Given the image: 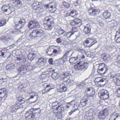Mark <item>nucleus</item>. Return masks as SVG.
I'll list each match as a JSON object with an SVG mask.
<instances>
[{
    "label": "nucleus",
    "mask_w": 120,
    "mask_h": 120,
    "mask_svg": "<svg viewBox=\"0 0 120 120\" xmlns=\"http://www.w3.org/2000/svg\"><path fill=\"white\" fill-rule=\"evenodd\" d=\"M70 24L73 28L77 27L79 26L81 24V19L77 18L74 20L71 21L70 22Z\"/></svg>",
    "instance_id": "423d86ee"
},
{
    "label": "nucleus",
    "mask_w": 120,
    "mask_h": 120,
    "mask_svg": "<svg viewBox=\"0 0 120 120\" xmlns=\"http://www.w3.org/2000/svg\"><path fill=\"white\" fill-rule=\"evenodd\" d=\"M88 63L81 61L78 63L77 65L75 66L74 68L76 70L84 69L86 70L88 67Z\"/></svg>",
    "instance_id": "7ed1b4c3"
},
{
    "label": "nucleus",
    "mask_w": 120,
    "mask_h": 120,
    "mask_svg": "<svg viewBox=\"0 0 120 120\" xmlns=\"http://www.w3.org/2000/svg\"><path fill=\"white\" fill-rule=\"evenodd\" d=\"M26 65H22L20 68V70L21 71H25L26 70Z\"/></svg>",
    "instance_id": "3c124183"
},
{
    "label": "nucleus",
    "mask_w": 120,
    "mask_h": 120,
    "mask_svg": "<svg viewBox=\"0 0 120 120\" xmlns=\"http://www.w3.org/2000/svg\"><path fill=\"white\" fill-rule=\"evenodd\" d=\"M52 89V88H51L50 86V85H46V87L45 89V90L46 92L49 91V90Z\"/></svg>",
    "instance_id": "79ce46f5"
},
{
    "label": "nucleus",
    "mask_w": 120,
    "mask_h": 120,
    "mask_svg": "<svg viewBox=\"0 0 120 120\" xmlns=\"http://www.w3.org/2000/svg\"><path fill=\"white\" fill-rule=\"evenodd\" d=\"M97 21L99 22L100 25L101 26H103L104 25V20L102 19L101 17H98L97 19Z\"/></svg>",
    "instance_id": "b1692460"
},
{
    "label": "nucleus",
    "mask_w": 120,
    "mask_h": 120,
    "mask_svg": "<svg viewBox=\"0 0 120 120\" xmlns=\"http://www.w3.org/2000/svg\"><path fill=\"white\" fill-rule=\"evenodd\" d=\"M43 5L41 2L35 1L32 5V7L33 9L38 10L43 8Z\"/></svg>",
    "instance_id": "ddd939ff"
},
{
    "label": "nucleus",
    "mask_w": 120,
    "mask_h": 120,
    "mask_svg": "<svg viewBox=\"0 0 120 120\" xmlns=\"http://www.w3.org/2000/svg\"><path fill=\"white\" fill-rule=\"evenodd\" d=\"M12 3V5L18 8H19L22 6V3L20 0H16L15 1L14 0H10Z\"/></svg>",
    "instance_id": "2eb2a0df"
},
{
    "label": "nucleus",
    "mask_w": 120,
    "mask_h": 120,
    "mask_svg": "<svg viewBox=\"0 0 120 120\" xmlns=\"http://www.w3.org/2000/svg\"><path fill=\"white\" fill-rule=\"evenodd\" d=\"M87 83H86L85 81H83L82 82L79 84L78 85L79 87L81 89L84 88L85 87H86L87 86Z\"/></svg>",
    "instance_id": "393cba45"
},
{
    "label": "nucleus",
    "mask_w": 120,
    "mask_h": 120,
    "mask_svg": "<svg viewBox=\"0 0 120 120\" xmlns=\"http://www.w3.org/2000/svg\"><path fill=\"white\" fill-rule=\"evenodd\" d=\"M26 70H32L31 67L30 65H26Z\"/></svg>",
    "instance_id": "5fc2aeb1"
},
{
    "label": "nucleus",
    "mask_w": 120,
    "mask_h": 120,
    "mask_svg": "<svg viewBox=\"0 0 120 120\" xmlns=\"http://www.w3.org/2000/svg\"><path fill=\"white\" fill-rule=\"evenodd\" d=\"M54 107H56V111H57V110H58L59 109V110H60V107L59 106V105H55L54 106Z\"/></svg>",
    "instance_id": "e2e57ef3"
},
{
    "label": "nucleus",
    "mask_w": 120,
    "mask_h": 120,
    "mask_svg": "<svg viewBox=\"0 0 120 120\" xmlns=\"http://www.w3.org/2000/svg\"><path fill=\"white\" fill-rule=\"evenodd\" d=\"M115 120H120V116L118 115H116Z\"/></svg>",
    "instance_id": "052dcab7"
},
{
    "label": "nucleus",
    "mask_w": 120,
    "mask_h": 120,
    "mask_svg": "<svg viewBox=\"0 0 120 120\" xmlns=\"http://www.w3.org/2000/svg\"><path fill=\"white\" fill-rule=\"evenodd\" d=\"M116 34V35H120V30H118L117 31Z\"/></svg>",
    "instance_id": "0e129e2a"
},
{
    "label": "nucleus",
    "mask_w": 120,
    "mask_h": 120,
    "mask_svg": "<svg viewBox=\"0 0 120 120\" xmlns=\"http://www.w3.org/2000/svg\"><path fill=\"white\" fill-rule=\"evenodd\" d=\"M17 60L20 61L21 62H22V61H21V60H23V62H25L26 61V58L25 56L23 57L22 58H18Z\"/></svg>",
    "instance_id": "864d4df0"
},
{
    "label": "nucleus",
    "mask_w": 120,
    "mask_h": 120,
    "mask_svg": "<svg viewBox=\"0 0 120 120\" xmlns=\"http://www.w3.org/2000/svg\"><path fill=\"white\" fill-rule=\"evenodd\" d=\"M81 2V0H77L74 2V4L75 6H77L79 5Z\"/></svg>",
    "instance_id": "a19ab883"
},
{
    "label": "nucleus",
    "mask_w": 120,
    "mask_h": 120,
    "mask_svg": "<svg viewBox=\"0 0 120 120\" xmlns=\"http://www.w3.org/2000/svg\"><path fill=\"white\" fill-rule=\"evenodd\" d=\"M45 60L43 58H41L38 59L37 64H44Z\"/></svg>",
    "instance_id": "c85d7f7f"
},
{
    "label": "nucleus",
    "mask_w": 120,
    "mask_h": 120,
    "mask_svg": "<svg viewBox=\"0 0 120 120\" xmlns=\"http://www.w3.org/2000/svg\"><path fill=\"white\" fill-rule=\"evenodd\" d=\"M65 120H74V119L71 118L70 117H68Z\"/></svg>",
    "instance_id": "69168bd1"
},
{
    "label": "nucleus",
    "mask_w": 120,
    "mask_h": 120,
    "mask_svg": "<svg viewBox=\"0 0 120 120\" xmlns=\"http://www.w3.org/2000/svg\"><path fill=\"white\" fill-rule=\"evenodd\" d=\"M60 46H56V48L53 51V52L51 53H49V51H46L47 55L52 56H54L58 55L60 51Z\"/></svg>",
    "instance_id": "f8f14e48"
},
{
    "label": "nucleus",
    "mask_w": 120,
    "mask_h": 120,
    "mask_svg": "<svg viewBox=\"0 0 120 120\" xmlns=\"http://www.w3.org/2000/svg\"><path fill=\"white\" fill-rule=\"evenodd\" d=\"M77 59V57H73L70 58L69 61L71 63H75L76 62V60Z\"/></svg>",
    "instance_id": "473e14b6"
},
{
    "label": "nucleus",
    "mask_w": 120,
    "mask_h": 120,
    "mask_svg": "<svg viewBox=\"0 0 120 120\" xmlns=\"http://www.w3.org/2000/svg\"><path fill=\"white\" fill-rule=\"evenodd\" d=\"M70 51L66 52L64 54V56L62 57V59L65 60H67L68 57H70L71 56L70 54Z\"/></svg>",
    "instance_id": "a878e982"
},
{
    "label": "nucleus",
    "mask_w": 120,
    "mask_h": 120,
    "mask_svg": "<svg viewBox=\"0 0 120 120\" xmlns=\"http://www.w3.org/2000/svg\"><path fill=\"white\" fill-rule=\"evenodd\" d=\"M105 79L101 77H98L95 79V82L96 85L97 86H101L105 85V83L104 82Z\"/></svg>",
    "instance_id": "9b49d317"
},
{
    "label": "nucleus",
    "mask_w": 120,
    "mask_h": 120,
    "mask_svg": "<svg viewBox=\"0 0 120 120\" xmlns=\"http://www.w3.org/2000/svg\"><path fill=\"white\" fill-rule=\"evenodd\" d=\"M60 88L59 89V91L60 92H65L66 91L67 89L66 86L63 83H61L60 85Z\"/></svg>",
    "instance_id": "412c9836"
},
{
    "label": "nucleus",
    "mask_w": 120,
    "mask_h": 120,
    "mask_svg": "<svg viewBox=\"0 0 120 120\" xmlns=\"http://www.w3.org/2000/svg\"><path fill=\"white\" fill-rule=\"evenodd\" d=\"M59 34H60V36L62 37H64V36H63L62 35H63L64 33L65 32V31L62 30L60 28L59 29Z\"/></svg>",
    "instance_id": "72a5a7b5"
},
{
    "label": "nucleus",
    "mask_w": 120,
    "mask_h": 120,
    "mask_svg": "<svg viewBox=\"0 0 120 120\" xmlns=\"http://www.w3.org/2000/svg\"><path fill=\"white\" fill-rule=\"evenodd\" d=\"M10 4H8V7H9L8 8V11H11V12L15 10V8L13 7L12 5L11 6Z\"/></svg>",
    "instance_id": "c9c22d12"
},
{
    "label": "nucleus",
    "mask_w": 120,
    "mask_h": 120,
    "mask_svg": "<svg viewBox=\"0 0 120 120\" xmlns=\"http://www.w3.org/2000/svg\"><path fill=\"white\" fill-rule=\"evenodd\" d=\"M48 62L50 64H52L53 63V60L52 59H50L48 60Z\"/></svg>",
    "instance_id": "680f3d73"
},
{
    "label": "nucleus",
    "mask_w": 120,
    "mask_h": 120,
    "mask_svg": "<svg viewBox=\"0 0 120 120\" xmlns=\"http://www.w3.org/2000/svg\"><path fill=\"white\" fill-rule=\"evenodd\" d=\"M94 8H91L90 9L88 10L89 14L91 15H94Z\"/></svg>",
    "instance_id": "e433bc0d"
},
{
    "label": "nucleus",
    "mask_w": 120,
    "mask_h": 120,
    "mask_svg": "<svg viewBox=\"0 0 120 120\" xmlns=\"http://www.w3.org/2000/svg\"><path fill=\"white\" fill-rule=\"evenodd\" d=\"M45 33L42 29H36L33 30L30 33V37L31 39L36 37L40 38L44 37Z\"/></svg>",
    "instance_id": "f257e3e1"
},
{
    "label": "nucleus",
    "mask_w": 120,
    "mask_h": 120,
    "mask_svg": "<svg viewBox=\"0 0 120 120\" xmlns=\"http://www.w3.org/2000/svg\"><path fill=\"white\" fill-rule=\"evenodd\" d=\"M33 56L34 55L32 54L29 53L28 56V59L32 60H33Z\"/></svg>",
    "instance_id": "8fccbe9b"
},
{
    "label": "nucleus",
    "mask_w": 120,
    "mask_h": 120,
    "mask_svg": "<svg viewBox=\"0 0 120 120\" xmlns=\"http://www.w3.org/2000/svg\"><path fill=\"white\" fill-rule=\"evenodd\" d=\"M83 31L86 34H88L90 33V29L89 27L85 26Z\"/></svg>",
    "instance_id": "c756f323"
},
{
    "label": "nucleus",
    "mask_w": 120,
    "mask_h": 120,
    "mask_svg": "<svg viewBox=\"0 0 120 120\" xmlns=\"http://www.w3.org/2000/svg\"><path fill=\"white\" fill-rule=\"evenodd\" d=\"M56 46H55L54 45H52L50 46L49 47V49H48V51H49V53H50V52L51 51V49H55L56 48Z\"/></svg>",
    "instance_id": "de8ad7c7"
},
{
    "label": "nucleus",
    "mask_w": 120,
    "mask_h": 120,
    "mask_svg": "<svg viewBox=\"0 0 120 120\" xmlns=\"http://www.w3.org/2000/svg\"><path fill=\"white\" fill-rule=\"evenodd\" d=\"M94 15H96L97 14H98L100 12L99 10L98 9H94Z\"/></svg>",
    "instance_id": "c03bdc74"
},
{
    "label": "nucleus",
    "mask_w": 120,
    "mask_h": 120,
    "mask_svg": "<svg viewBox=\"0 0 120 120\" xmlns=\"http://www.w3.org/2000/svg\"><path fill=\"white\" fill-rule=\"evenodd\" d=\"M68 14V16H70L72 17L75 18L77 17L78 14L75 10H72L71 11L69 14Z\"/></svg>",
    "instance_id": "4be33fe9"
},
{
    "label": "nucleus",
    "mask_w": 120,
    "mask_h": 120,
    "mask_svg": "<svg viewBox=\"0 0 120 120\" xmlns=\"http://www.w3.org/2000/svg\"><path fill=\"white\" fill-rule=\"evenodd\" d=\"M117 93L120 94V88H119L117 89Z\"/></svg>",
    "instance_id": "774afa93"
},
{
    "label": "nucleus",
    "mask_w": 120,
    "mask_h": 120,
    "mask_svg": "<svg viewBox=\"0 0 120 120\" xmlns=\"http://www.w3.org/2000/svg\"><path fill=\"white\" fill-rule=\"evenodd\" d=\"M33 109H30L29 111L26 112L25 114V116H27L29 114H31L32 113V112L33 111Z\"/></svg>",
    "instance_id": "09e8293b"
},
{
    "label": "nucleus",
    "mask_w": 120,
    "mask_h": 120,
    "mask_svg": "<svg viewBox=\"0 0 120 120\" xmlns=\"http://www.w3.org/2000/svg\"><path fill=\"white\" fill-rule=\"evenodd\" d=\"M6 51L5 50H4L3 51H1L0 52V56H4V54L6 53Z\"/></svg>",
    "instance_id": "6e6d98bb"
},
{
    "label": "nucleus",
    "mask_w": 120,
    "mask_h": 120,
    "mask_svg": "<svg viewBox=\"0 0 120 120\" xmlns=\"http://www.w3.org/2000/svg\"><path fill=\"white\" fill-rule=\"evenodd\" d=\"M44 21H47V23H44L45 29L49 30H51L54 25L53 19L51 17L47 16L45 18Z\"/></svg>",
    "instance_id": "f03ea898"
},
{
    "label": "nucleus",
    "mask_w": 120,
    "mask_h": 120,
    "mask_svg": "<svg viewBox=\"0 0 120 120\" xmlns=\"http://www.w3.org/2000/svg\"><path fill=\"white\" fill-rule=\"evenodd\" d=\"M55 63L56 65L59 66L61 68L63 67L64 65V60L62 58L61 59L56 60Z\"/></svg>",
    "instance_id": "a211bd4d"
},
{
    "label": "nucleus",
    "mask_w": 120,
    "mask_h": 120,
    "mask_svg": "<svg viewBox=\"0 0 120 120\" xmlns=\"http://www.w3.org/2000/svg\"><path fill=\"white\" fill-rule=\"evenodd\" d=\"M116 115L113 114L112 115L109 119V120H115Z\"/></svg>",
    "instance_id": "603ef678"
},
{
    "label": "nucleus",
    "mask_w": 120,
    "mask_h": 120,
    "mask_svg": "<svg viewBox=\"0 0 120 120\" xmlns=\"http://www.w3.org/2000/svg\"><path fill=\"white\" fill-rule=\"evenodd\" d=\"M87 116L89 117L93 116L94 112L93 109L92 108L90 109L87 112Z\"/></svg>",
    "instance_id": "bb28decb"
},
{
    "label": "nucleus",
    "mask_w": 120,
    "mask_h": 120,
    "mask_svg": "<svg viewBox=\"0 0 120 120\" xmlns=\"http://www.w3.org/2000/svg\"><path fill=\"white\" fill-rule=\"evenodd\" d=\"M95 93V91H93V90H92V91L91 92V93H90V95H90V96L93 97Z\"/></svg>",
    "instance_id": "4d7b16f0"
},
{
    "label": "nucleus",
    "mask_w": 120,
    "mask_h": 120,
    "mask_svg": "<svg viewBox=\"0 0 120 120\" xmlns=\"http://www.w3.org/2000/svg\"><path fill=\"white\" fill-rule=\"evenodd\" d=\"M40 26L38 22L34 21H31L28 24L29 27L31 29L35 28H38Z\"/></svg>",
    "instance_id": "4468645a"
},
{
    "label": "nucleus",
    "mask_w": 120,
    "mask_h": 120,
    "mask_svg": "<svg viewBox=\"0 0 120 120\" xmlns=\"http://www.w3.org/2000/svg\"><path fill=\"white\" fill-rule=\"evenodd\" d=\"M103 56L104 59L107 60L109 57V55L106 54H104L103 55Z\"/></svg>",
    "instance_id": "a18cd8bd"
},
{
    "label": "nucleus",
    "mask_w": 120,
    "mask_h": 120,
    "mask_svg": "<svg viewBox=\"0 0 120 120\" xmlns=\"http://www.w3.org/2000/svg\"><path fill=\"white\" fill-rule=\"evenodd\" d=\"M71 104V105H74V107L75 108V106H76V109H75V110H72L71 111V112H69V115H71L73 112L77 110V109L78 108V107L76 105V102L75 100H73L70 102L68 103L67 104Z\"/></svg>",
    "instance_id": "aec40b11"
},
{
    "label": "nucleus",
    "mask_w": 120,
    "mask_h": 120,
    "mask_svg": "<svg viewBox=\"0 0 120 120\" xmlns=\"http://www.w3.org/2000/svg\"><path fill=\"white\" fill-rule=\"evenodd\" d=\"M108 114V111L107 109L101 111L98 114V117L100 119H103L105 118Z\"/></svg>",
    "instance_id": "9d476101"
},
{
    "label": "nucleus",
    "mask_w": 120,
    "mask_h": 120,
    "mask_svg": "<svg viewBox=\"0 0 120 120\" xmlns=\"http://www.w3.org/2000/svg\"><path fill=\"white\" fill-rule=\"evenodd\" d=\"M116 23V22L114 20H112L108 22V24H110V26L111 27L114 26Z\"/></svg>",
    "instance_id": "ea45409f"
},
{
    "label": "nucleus",
    "mask_w": 120,
    "mask_h": 120,
    "mask_svg": "<svg viewBox=\"0 0 120 120\" xmlns=\"http://www.w3.org/2000/svg\"><path fill=\"white\" fill-rule=\"evenodd\" d=\"M108 69L107 66H105V64H102L99 65L97 71L98 73L101 74H103L106 73Z\"/></svg>",
    "instance_id": "20e7f679"
},
{
    "label": "nucleus",
    "mask_w": 120,
    "mask_h": 120,
    "mask_svg": "<svg viewBox=\"0 0 120 120\" xmlns=\"http://www.w3.org/2000/svg\"><path fill=\"white\" fill-rule=\"evenodd\" d=\"M120 74H118L116 75H114L112 74H111L110 77L111 79H112V81L115 82H116L119 79H120Z\"/></svg>",
    "instance_id": "6ab92c4d"
},
{
    "label": "nucleus",
    "mask_w": 120,
    "mask_h": 120,
    "mask_svg": "<svg viewBox=\"0 0 120 120\" xmlns=\"http://www.w3.org/2000/svg\"><path fill=\"white\" fill-rule=\"evenodd\" d=\"M38 94L35 92H32V95H31L30 98H29L28 99L29 100L30 99H33L34 98V96H37Z\"/></svg>",
    "instance_id": "37998d69"
},
{
    "label": "nucleus",
    "mask_w": 120,
    "mask_h": 120,
    "mask_svg": "<svg viewBox=\"0 0 120 120\" xmlns=\"http://www.w3.org/2000/svg\"><path fill=\"white\" fill-rule=\"evenodd\" d=\"M6 23V20L5 19H3L0 20V27L4 25Z\"/></svg>",
    "instance_id": "f704fd0d"
},
{
    "label": "nucleus",
    "mask_w": 120,
    "mask_h": 120,
    "mask_svg": "<svg viewBox=\"0 0 120 120\" xmlns=\"http://www.w3.org/2000/svg\"><path fill=\"white\" fill-rule=\"evenodd\" d=\"M63 4L64 6L67 8L69 7L70 6V5L69 3L65 2H63Z\"/></svg>",
    "instance_id": "49530a36"
},
{
    "label": "nucleus",
    "mask_w": 120,
    "mask_h": 120,
    "mask_svg": "<svg viewBox=\"0 0 120 120\" xmlns=\"http://www.w3.org/2000/svg\"><path fill=\"white\" fill-rule=\"evenodd\" d=\"M85 41V42L84 45L86 47H90L95 43H96V40L93 38H88Z\"/></svg>",
    "instance_id": "0eeeda50"
},
{
    "label": "nucleus",
    "mask_w": 120,
    "mask_h": 120,
    "mask_svg": "<svg viewBox=\"0 0 120 120\" xmlns=\"http://www.w3.org/2000/svg\"><path fill=\"white\" fill-rule=\"evenodd\" d=\"M56 116L58 119H60L62 117V112L61 111L58 112V111H57L56 114Z\"/></svg>",
    "instance_id": "4c0bfd02"
},
{
    "label": "nucleus",
    "mask_w": 120,
    "mask_h": 120,
    "mask_svg": "<svg viewBox=\"0 0 120 120\" xmlns=\"http://www.w3.org/2000/svg\"><path fill=\"white\" fill-rule=\"evenodd\" d=\"M5 90V89L4 88L0 89V101L2 100L3 97L5 98H7V94Z\"/></svg>",
    "instance_id": "dca6fc26"
},
{
    "label": "nucleus",
    "mask_w": 120,
    "mask_h": 120,
    "mask_svg": "<svg viewBox=\"0 0 120 120\" xmlns=\"http://www.w3.org/2000/svg\"><path fill=\"white\" fill-rule=\"evenodd\" d=\"M78 30L77 29L75 28H73L72 31L68 33L67 34H64V37H66L67 38H73L74 37H76V36L74 34V33L77 31Z\"/></svg>",
    "instance_id": "6e6552de"
},
{
    "label": "nucleus",
    "mask_w": 120,
    "mask_h": 120,
    "mask_svg": "<svg viewBox=\"0 0 120 120\" xmlns=\"http://www.w3.org/2000/svg\"><path fill=\"white\" fill-rule=\"evenodd\" d=\"M18 108H16L14 106L12 105L10 108L9 109V111L12 112H14L17 111V109H18Z\"/></svg>",
    "instance_id": "7c9ffc66"
},
{
    "label": "nucleus",
    "mask_w": 120,
    "mask_h": 120,
    "mask_svg": "<svg viewBox=\"0 0 120 120\" xmlns=\"http://www.w3.org/2000/svg\"><path fill=\"white\" fill-rule=\"evenodd\" d=\"M8 7L6 5H4L2 7L1 9L2 11H4V12H6L7 11Z\"/></svg>",
    "instance_id": "58836bf2"
},
{
    "label": "nucleus",
    "mask_w": 120,
    "mask_h": 120,
    "mask_svg": "<svg viewBox=\"0 0 120 120\" xmlns=\"http://www.w3.org/2000/svg\"><path fill=\"white\" fill-rule=\"evenodd\" d=\"M93 89L91 87L88 88L85 90V93L88 95H90L91 92L92 91Z\"/></svg>",
    "instance_id": "2f4dec72"
},
{
    "label": "nucleus",
    "mask_w": 120,
    "mask_h": 120,
    "mask_svg": "<svg viewBox=\"0 0 120 120\" xmlns=\"http://www.w3.org/2000/svg\"><path fill=\"white\" fill-rule=\"evenodd\" d=\"M56 41L57 43H60L62 42V41L60 38H58L57 39Z\"/></svg>",
    "instance_id": "bf43d9fd"
},
{
    "label": "nucleus",
    "mask_w": 120,
    "mask_h": 120,
    "mask_svg": "<svg viewBox=\"0 0 120 120\" xmlns=\"http://www.w3.org/2000/svg\"><path fill=\"white\" fill-rule=\"evenodd\" d=\"M68 76V74L67 73H64L61 76V79L63 80V82L67 85L71 84V80L69 79H67Z\"/></svg>",
    "instance_id": "1a4fd4ad"
},
{
    "label": "nucleus",
    "mask_w": 120,
    "mask_h": 120,
    "mask_svg": "<svg viewBox=\"0 0 120 120\" xmlns=\"http://www.w3.org/2000/svg\"><path fill=\"white\" fill-rule=\"evenodd\" d=\"M103 15L104 18L106 19H107L110 18L111 14L107 10H105L103 13Z\"/></svg>",
    "instance_id": "5701e85b"
},
{
    "label": "nucleus",
    "mask_w": 120,
    "mask_h": 120,
    "mask_svg": "<svg viewBox=\"0 0 120 120\" xmlns=\"http://www.w3.org/2000/svg\"><path fill=\"white\" fill-rule=\"evenodd\" d=\"M26 22V21L25 19L22 18L19 22H15V24L18 28H20L22 26H21V25H24Z\"/></svg>",
    "instance_id": "f3484780"
},
{
    "label": "nucleus",
    "mask_w": 120,
    "mask_h": 120,
    "mask_svg": "<svg viewBox=\"0 0 120 120\" xmlns=\"http://www.w3.org/2000/svg\"><path fill=\"white\" fill-rule=\"evenodd\" d=\"M117 59L118 60L117 61V64L120 65V55H118V57H117Z\"/></svg>",
    "instance_id": "13d9d810"
},
{
    "label": "nucleus",
    "mask_w": 120,
    "mask_h": 120,
    "mask_svg": "<svg viewBox=\"0 0 120 120\" xmlns=\"http://www.w3.org/2000/svg\"><path fill=\"white\" fill-rule=\"evenodd\" d=\"M59 74L58 73L56 72H54L52 73V77L54 79H57L59 77Z\"/></svg>",
    "instance_id": "cd10ccee"
},
{
    "label": "nucleus",
    "mask_w": 120,
    "mask_h": 120,
    "mask_svg": "<svg viewBox=\"0 0 120 120\" xmlns=\"http://www.w3.org/2000/svg\"><path fill=\"white\" fill-rule=\"evenodd\" d=\"M116 41L117 43H120V38H118L116 40Z\"/></svg>",
    "instance_id": "338daca9"
},
{
    "label": "nucleus",
    "mask_w": 120,
    "mask_h": 120,
    "mask_svg": "<svg viewBox=\"0 0 120 120\" xmlns=\"http://www.w3.org/2000/svg\"><path fill=\"white\" fill-rule=\"evenodd\" d=\"M99 95H100V98L102 100H106L109 97V93L106 90L103 89L100 90L99 93Z\"/></svg>",
    "instance_id": "39448f33"
}]
</instances>
